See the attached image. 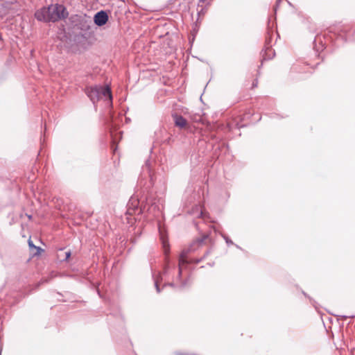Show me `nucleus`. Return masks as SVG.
<instances>
[{"label": "nucleus", "mask_w": 355, "mask_h": 355, "mask_svg": "<svg viewBox=\"0 0 355 355\" xmlns=\"http://www.w3.org/2000/svg\"><path fill=\"white\" fill-rule=\"evenodd\" d=\"M210 252H211V250H207L206 252V253L205 254L204 257L201 259H196V260H195L194 262L196 263H199L202 259H205V257H207Z\"/></svg>", "instance_id": "14"}, {"label": "nucleus", "mask_w": 355, "mask_h": 355, "mask_svg": "<svg viewBox=\"0 0 355 355\" xmlns=\"http://www.w3.org/2000/svg\"><path fill=\"white\" fill-rule=\"evenodd\" d=\"M108 20V15L105 11L98 12L94 18V23L99 26H103Z\"/></svg>", "instance_id": "3"}, {"label": "nucleus", "mask_w": 355, "mask_h": 355, "mask_svg": "<svg viewBox=\"0 0 355 355\" xmlns=\"http://www.w3.org/2000/svg\"><path fill=\"white\" fill-rule=\"evenodd\" d=\"M28 245L30 248H36L38 252L41 250L40 248H39V247L36 248L31 239L28 240Z\"/></svg>", "instance_id": "13"}, {"label": "nucleus", "mask_w": 355, "mask_h": 355, "mask_svg": "<svg viewBox=\"0 0 355 355\" xmlns=\"http://www.w3.org/2000/svg\"><path fill=\"white\" fill-rule=\"evenodd\" d=\"M160 234H161V240H162V242L163 248L164 249V252H165V253H167L168 250H169L168 241L164 238V236L162 234V233H160Z\"/></svg>", "instance_id": "10"}, {"label": "nucleus", "mask_w": 355, "mask_h": 355, "mask_svg": "<svg viewBox=\"0 0 355 355\" xmlns=\"http://www.w3.org/2000/svg\"><path fill=\"white\" fill-rule=\"evenodd\" d=\"M194 211H196V216L198 218H205V213L204 212L201 206H196L195 209L192 211V214H195Z\"/></svg>", "instance_id": "9"}, {"label": "nucleus", "mask_w": 355, "mask_h": 355, "mask_svg": "<svg viewBox=\"0 0 355 355\" xmlns=\"http://www.w3.org/2000/svg\"><path fill=\"white\" fill-rule=\"evenodd\" d=\"M222 236L224 238L227 245L233 244L232 241L230 240L226 235L222 234Z\"/></svg>", "instance_id": "12"}, {"label": "nucleus", "mask_w": 355, "mask_h": 355, "mask_svg": "<svg viewBox=\"0 0 355 355\" xmlns=\"http://www.w3.org/2000/svg\"><path fill=\"white\" fill-rule=\"evenodd\" d=\"M139 200L135 197H131L128 203L127 214L130 215L134 214L137 211L139 210Z\"/></svg>", "instance_id": "4"}, {"label": "nucleus", "mask_w": 355, "mask_h": 355, "mask_svg": "<svg viewBox=\"0 0 355 355\" xmlns=\"http://www.w3.org/2000/svg\"><path fill=\"white\" fill-rule=\"evenodd\" d=\"M68 15L66 8L60 4H51L43 7L36 11L35 16L39 21H57L67 17Z\"/></svg>", "instance_id": "1"}, {"label": "nucleus", "mask_w": 355, "mask_h": 355, "mask_svg": "<svg viewBox=\"0 0 355 355\" xmlns=\"http://www.w3.org/2000/svg\"><path fill=\"white\" fill-rule=\"evenodd\" d=\"M282 0H277V2H276V7H277L279 6V3H280Z\"/></svg>", "instance_id": "19"}, {"label": "nucleus", "mask_w": 355, "mask_h": 355, "mask_svg": "<svg viewBox=\"0 0 355 355\" xmlns=\"http://www.w3.org/2000/svg\"><path fill=\"white\" fill-rule=\"evenodd\" d=\"M201 2H203L205 0H200Z\"/></svg>", "instance_id": "22"}, {"label": "nucleus", "mask_w": 355, "mask_h": 355, "mask_svg": "<svg viewBox=\"0 0 355 355\" xmlns=\"http://www.w3.org/2000/svg\"><path fill=\"white\" fill-rule=\"evenodd\" d=\"M347 37H352L351 40H355V29L353 31V33H349Z\"/></svg>", "instance_id": "15"}, {"label": "nucleus", "mask_w": 355, "mask_h": 355, "mask_svg": "<svg viewBox=\"0 0 355 355\" xmlns=\"http://www.w3.org/2000/svg\"><path fill=\"white\" fill-rule=\"evenodd\" d=\"M208 235H204L201 238L196 239L191 245L190 250L194 251L198 249V247L202 245V243L208 239Z\"/></svg>", "instance_id": "7"}, {"label": "nucleus", "mask_w": 355, "mask_h": 355, "mask_svg": "<svg viewBox=\"0 0 355 355\" xmlns=\"http://www.w3.org/2000/svg\"><path fill=\"white\" fill-rule=\"evenodd\" d=\"M168 285L173 286V283H170Z\"/></svg>", "instance_id": "20"}, {"label": "nucleus", "mask_w": 355, "mask_h": 355, "mask_svg": "<svg viewBox=\"0 0 355 355\" xmlns=\"http://www.w3.org/2000/svg\"><path fill=\"white\" fill-rule=\"evenodd\" d=\"M187 263V259H186V255L184 252H182L179 259V269H178V275L177 276V281H180V277L182 275V272L184 268V265Z\"/></svg>", "instance_id": "5"}, {"label": "nucleus", "mask_w": 355, "mask_h": 355, "mask_svg": "<svg viewBox=\"0 0 355 355\" xmlns=\"http://www.w3.org/2000/svg\"><path fill=\"white\" fill-rule=\"evenodd\" d=\"M155 288H156L157 292V293H159V292H160V288H159V287L157 280H155Z\"/></svg>", "instance_id": "16"}, {"label": "nucleus", "mask_w": 355, "mask_h": 355, "mask_svg": "<svg viewBox=\"0 0 355 355\" xmlns=\"http://www.w3.org/2000/svg\"><path fill=\"white\" fill-rule=\"evenodd\" d=\"M168 270H169V266H166L164 268V274L166 275L168 272Z\"/></svg>", "instance_id": "17"}, {"label": "nucleus", "mask_w": 355, "mask_h": 355, "mask_svg": "<svg viewBox=\"0 0 355 355\" xmlns=\"http://www.w3.org/2000/svg\"><path fill=\"white\" fill-rule=\"evenodd\" d=\"M86 94L93 103L99 100L108 101L109 103H111L112 98L109 86L94 85L87 87Z\"/></svg>", "instance_id": "2"}, {"label": "nucleus", "mask_w": 355, "mask_h": 355, "mask_svg": "<svg viewBox=\"0 0 355 355\" xmlns=\"http://www.w3.org/2000/svg\"><path fill=\"white\" fill-rule=\"evenodd\" d=\"M173 119H174L175 124L176 126H178V127H179L180 128H185L187 126V121L182 116H180V115H178V114H175L173 116Z\"/></svg>", "instance_id": "6"}, {"label": "nucleus", "mask_w": 355, "mask_h": 355, "mask_svg": "<svg viewBox=\"0 0 355 355\" xmlns=\"http://www.w3.org/2000/svg\"><path fill=\"white\" fill-rule=\"evenodd\" d=\"M146 168L150 178V185L152 186L153 184V175L148 166V163H146Z\"/></svg>", "instance_id": "11"}, {"label": "nucleus", "mask_w": 355, "mask_h": 355, "mask_svg": "<svg viewBox=\"0 0 355 355\" xmlns=\"http://www.w3.org/2000/svg\"><path fill=\"white\" fill-rule=\"evenodd\" d=\"M162 209V207H160L159 206L157 205L155 202H153L149 207L148 211L150 213H152L153 215L156 216L157 214H159L161 211Z\"/></svg>", "instance_id": "8"}, {"label": "nucleus", "mask_w": 355, "mask_h": 355, "mask_svg": "<svg viewBox=\"0 0 355 355\" xmlns=\"http://www.w3.org/2000/svg\"><path fill=\"white\" fill-rule=\"evenodd\" d=\"M70 256H71V252L70 251L67 252H66V259L69 258Z\"/></svg>", "instance_id": "18"}, {"label": "nucleus", "mask_w": 355, "mask_h": 355, "mask_svg": "<svg viewBox=\"0 0 355 355\" xmlns=\"http://www.w3.org/2000/svg\"><path fill=\"white\" fill-rule=\"evenodd\" d=\"M184 285H185V284H184V283H182V287H183V286H184Z\"/></svg>", "instance_id": "21"}]
</instances>
